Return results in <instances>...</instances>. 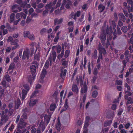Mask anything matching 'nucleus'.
<instances>
[{"mask_svg":"<svg viewBox=\"0 0 133 133\" xmlns=\"http://www.w3.org/2000/svg\"><path fill=\"white\" fill-rule=\"evenodd\" d=\"M106 28V26H104L103 27L102 29V33L100 36V38L101 41V42L103 45L104 46H106V48H108L110 45V43L108 38H107V42L106 43H105V40L106 39V37L107 35H109V29L108 26L106 30H104Z\"/></svg>","mask_w":133,"mask_h":133,"instance_id":"obj_1","label":"nucleus"},{"mask_svg":"<svg viewBox=\"0 0 133 133\" xmlns=\"http://www.w3.org/2000/svg\"><path fill=\"white\" fill-rule=\"evenodd\" d=\"M36 61H34L32 62V65L30 66V69H31L32 75H30L28 77V81L30 83V85L32 84V82L34 79L35 77V73L36 71V69L38 68L39 65V63Z\"/></svg>","mask_w":133,"mask_h":133,"instance_id":"obj_2","label":"nucleus"},{"mask_svg":"<svg viewBox=\"0 0 133 133\" xmlns=\"http://www.w3.org/2000/svg\"><path fill=\"white\" fill-rule=\"evenodd\" d=\"M23 86L24 89L22 90V92L19 93L20 97L22 98V100H24L27 94L29 89V87L27 84H24Z\"/></svg>","mask_w":133,"mask_h":133,"instance_id":"obj_3","label":"nucleus"},{"mask_svg":"<svg viewBox=\"0 0 133 133\" xmlns=\"http://www.w3.org/2000/svg\"><path fill=\"white\" fill-rule=\"evenodd\" d=\"M16 17L18 19L14 21V25H16L17 24L21 19L23 18L24 19H25L26 17V15L24 14L22 12L17 13L16 15Z\"/></svg>","mask_w":133,"mask_h":133,"instance_id":"obj_4","label":"nucleus"},{"mask_svg":"<svg viewBox=\"0 0 133 133\" xmlns=\"http://www.w3.org/2000/svg\"><path fill=\"white\" fill-rule=\"evenodd\" d=\"M46 126V125H45L43 121L42 120L38 126L37 133H41V130L42 132H43L45 129Z\"/></svg>","mask_w":133,"mask_h":133,"instance_id":"obj_5","label":"nucleus"},{"mask_svg":"<svg viewBox=\"0 0 133 133\" xmlns=\"http://www.w3.org/2000/svg\"><path fill=\"white\" fill-rule=\"evenodd\" d=\"M131 12H133V4L131 5L130 6L128 5L127 10L126 9H124L123 10V12L127 17H128L129 16L128 12L130 13Z\"/></svg>","mask_w":133,"mask_h":133,"instance_id":"obj_6","label":"nucleus"},{"mask_svg":"<svg viewBox=\"0 0 133 133\" xmlns=\"http://www.w3.org/2000/svg\"><path fill=\"white\" fill-rule=\"evenodd\" d=\"M27 123L25 122L23 118H20L19 123L18 125L17 128L18 129H21L25 127Z\"/></svg>","mask_w":133,"mask_h":133,"instance_id":"obj_7","label":"nucleus"},{"mask_svg":"<svg viewBox=\"0 0 133 133\" xmlns=\"http://www.w3.org/2000/svg\"><path fill=\"white\" fill-rule=\"evenodd\" d=\"M108 27L109 28L108 25ZM116 25L115 22V21H113L112 22L111 24L109 27V36H111L112 34V29L115 30L116 27ZM107 26L106 28H107ZM108 29H109L108 28Z\"/></svg>","mask_w":133,"mask_h":133,"instance_id":"obj_8","label":"nucleus"},{"mask_svg":"<svg viewBox=\"0 0 133 133\" xmlns=\"http://www.w3.org/2000/svg\"><path fill=\"white\" fill-rule=\"evenodd\" d=\"M52 6V2H50L49 3L46 4L45 6V8L46 9L49 10L50 12L51 13L53 12L55 9V8Z\"/></svg>","mask_w":133,"mask_h":133,"instance_id":"obj_9","label":"nucleus"},{"mask_svg":"<svg viewBox=\"0 0 133 133\" xmlns=\"http://www.w3.org/2000/svg\"><path fill=\"white\" fill-rule=\"evenodd\" d=\"M18 39H15L14 40L13 42H12V43H11V45H14V46L11 47L12 50L16 49L19 47V45L18 43Z\"/></svg>","mask_w":133,"mask_h":133,"instance_id":"obj_10","label":"nucleus"},{"mask_svg":"<svg viewBox=\"0 0 133 133\" xmlns=\"http://www.w3.org/2000/svg\"><path fill=\"white\" fill-rule=\"evenodd\" d=\"M30 54V50L28 49H26L24 51L22 59L24 60L25 59L26 57L27 59L29 58V56Z\"/></svg>","mask_w":133,"mask_h":133,"instance_id":"obj_11","label":"nucleus"},{"mask_svg":"<svg viewBox=\"0 0 133 133\" xmlns=\"http://www.w3.org/2000/svg\"><path fill=\"white\" fill-rule=\"evenodd\" d=\"M52 54L50 55L49 58V60L50 62L51 65L52 62V58L54 61H55L56 57V53L55 51H52Z\"/></svg>","mask_w":133,"mask_h":133,"instance_id":"obj_12","label":"nucleus"},{"mask_svg":"<svg viewBox=\"0 0 133 133\" xmlns=\"http://www.w3.org/2000/svg\"><path fill=\"white\" fill-rule=\"evenodd\" d=\"M76 80L77 84L78 85L80 83V85L82 87L83 85L84 78H82V76H80L78 77V76L76 77Z\"/></svg>","mask_w":133,"mask_h":133,"instance_id":"obj_13","label":"nucleus"},{"mask_svg":"<svg viewBox=\"0 0 133 133\" xmlns=\"http://www.w3.org/2000/svg\"><path fill=\"white\" fill-rule=\"evenodd\" d=\"M98 51L99 53V54H103V55L105 54L107 52L105 48L102 46L99 43L98 45Z\"/></svg>","mask_w":133,"mask_h":133,"instance_id":"obj_14","label":"nucleus"},{"mask_svg":"<svg viewBox=\"0 0 133 133\" xmlns=\"http://www.w3.org/2000/svg\"><path fill=\"white\" fill-rule=\"evenodd\" d=\"M114 116V112L112 111H108L106 116L107 118L108 119H111L112 120Z\"/></svg>","mask_w":133,"mask_h":133,"instance_id":"obj_15","label":"nucleus"},{"mask_svg":"<svg viewBox=\"0 0 133 133\" xmlns=\"http://www.w3.org/2000/svg\"><path fill=\"white\" fill-rule=\"evenodd\" d=\"M87 91V87L86 83L84 82L83 84V86L81 89V92L82 94L86 93Z\"/></svg>","mask_w":133,"mask_h":133,"instance_id":"obj_16","label":"nucleus"},{"mask_svg":"<svg viewBox=\"0 0 133 133\" xmlns=\"http://www.w3.org/2000/svg\"><path fill=\"white\" fill-rule=\"evenodd\" d=\"M125 99L127 100V104H131L133 103V99L130 97L128 96L127 95H125L124 96Z\"/></svg>","mask_w":133,"mask_h":133,"instance_id":"obj_17","label":"nucleus"},{"mask_svg":"<svg viewBox=\"0 0 133 133\" xmlns=\"http://www.w3.org/2000/svg\"><path fill=\"white\" fill-rule=\"evenodd\" d=\"M51 115V114H49L48 115H45L44 117V120L45 122H46L48 124L50 119V118Z\"/></svg>","mask_w":133,"mask_h":133,"instance_id":"obj_18","label":"nucleus"},{"mask_svg":"<svg viewBox=\"0 0 133 133\" xmlns=\"http://www.w3.org/2000/svg\"><path fill=\"white\" fill-rule=\"evenodd\" d=\"M21 104V101L19 98H18L17 101L15 102V110H16L18 108Z\"/></svg>","mask_w":133,"mask_h":133,"instance_id":"obj_19","label":"nucleus"},{"mask_svg":"<svg viewBox=\"0 0 133 133\" xmlns=\"http://www.w3.org/2000/svg\"><path fill=\"white\" fill-rule=\"evenodd\" d=\"M105 8V6L103 5L102 3L100 4L98 7V9L99 10V12L101 13L103 12Z\"/></svg>","mask_w":133,"mask_h":133,"instance_id":"obj_20","label":"nucleus"},{"mask_svg":"<svg viewBox=\"0 0 133 133\" xmlns=\"http://www.w3.org/2000/svg\"><path fill=\"white\" fill-rule=\"evenodd\" d=\"M9 119L8 116L6 115H5L2 116L1 122L0 123V125L2 124V121H4L5 122L7 121Z\"/></svg>","mask_w":133,"mask_h":133,"instance_id":"obj_21","label":"nucleus"},{"mask_svg":"<svg viewBox=\"0 0 133 133\" xmlns=\"http://www.w3.org/2000/svg\"><path fill=\"white\" fill-rule=\"evenodd\" d=\"M72 90L73 91L76 93L79 90L77 85L74 84L72 85Z\"/></svg>","mask_w":133,"mask_h":133,"instance_id":"obj_22","label":"nucleus"},{"mask_svg":"<svg viewBox=\"0 0 133 133\" xmlns=\"http://www.w3.org/2000/svg\"><path fill=\"white\" fill-rule=\"evenodd\" d=\"M120 19L123 22H124L126 20L125 16L122 13H120L118 14Z\"/></svg>","mask_w":133,"mask_h":133,"instance_id":"obj_23","label":"nucleus"},{"mask_svg":"<svg viewBox=\"0 0 133 133\" xmlns=\"http://www.w3.org/2000/svg\"><path fill=\"white\" fill-rule=\"evenodd\" d=\"M63 19L61 18L58 19L57 18H56L54 20V23L55 24H61L63 22Z\"/></svg>","mask_w":133,"mask_h":133,"instance_id":"obj_24","label":"nucleus"},{"mask_svg":"<svg viewBox=\"0 0 133 133\" xmlns=\"http://www.w3.org/2000/svg\"><path fill=\"white\" fill-rule=\"evenodd\" d=\"M65 2V7L67 9L70 8V6L71 4V2L69 0H66Z\"/></svg>","mask_w":133,"mask_h":133,"instance_id":"obj_25","label":"nucleus"},{"mask_svg":"<svg viewBox=\"0 0 133 133\" xmlns=\"http://www.w3.org/2000/svg\"><path fill=\"white\" fill-rule=\"evenodd\" d=\"M112 122V120L109 121H107L104 122V127H106L110 125L111 124Z\"/></svg>","mask_w":133,"mask_h":133,"instance_id":"obj_26","label":"nucleus"},{"mask_svg":"<svg viewBox=\"0 0 133 133\" xmlns=\"http://www.w3.org/2000/svg\"><path fill=\"white\" fill-rule=\"evenodd\" d=\"M37 101V100H34L31 99L30 102L29 106L31 107L33 106L34 105H35Z\"/></svg>","mask_w":133,"mask_h":133,"instance_id":"obj_27","label":"nucleus"},{"mask_svg":"<svg viewBox=\"0 0 133 133\" xmlns=\"http://www.w3.org/2000/svg\"><path fill=\"white\" fill-rule=\"evenodd\" d=\"M15 14L14 13H12L10 17V23L13 22L14 23L15 19Z\"/></svg>","mask_w":133,"mask_h":133,"instance_id":"obj_28","label":"nucleus"},{"mask_svg":"<svg viewBox=\"0 0 133 133\" xmlns=\"http://www.w3.org/2000/svg\"><path fill=\"white\" fill-rule=\"evenodd\" d=\"M61 124L59 120H58V122L56 125V128L58 131H59L61 130Z\"/></svg>","mask_w":133,"mask_h":133,"instance_id":"obj_29","label":"nucleus"},{"mask_svg":"<svg viewBox=\"0 0 133 133\" xmlns=\"http://www.w3.org/2000/svg\"><path fill=\"white\" fill-rule=\"evenodd\" d=\"M39 55L38 54H35L34 55V61H36V62H37L39 63Z\"/></svg>","mask_w":133,"mask_h":133,"instance_id":"obj_30","label":"nucleus"},{"mask_svg":"<svg viewBox=\"0 0 133 133\" xmlns=\"http://www.w3.org/2000/svg\"><path fill=\"white\" fill-rule=\"evenodd\" d=\"M56 108V105L55 104L52 103L50 105V111H53Z\"/></svg>","mask_w":133,"mask_h":133,"instance_id":"obj_31","label":"nucleus"},{"mask_svg":"<svg viewBox=\"0 0 133 133\" xmlns=\"http://www.w3.org/2000/svg\"><path fill=\"white\" fill-rule=\"evenodd\" d=\"M15 66V64L13 63H11L10 64L9 66L8 70L13 69L14 68Z\"/></svg>","mask_w":133,"mask_h":133,"instance_id":"obj_32","label":"nucleus"},{"mask_svg":"<svg viewBox=\"0 0 133 133\" xmlns=\"http://www.w3.org/2000/svg\"><path fill=\"white\" fill-rule=\"evenodd\" d=\"M31 34L29 31H25L24 32V37H29V36Z\"/></svg>","mask_w":133,"mask_h":133,"instance_id":"obj_33","label":"nucleus"},{"mask_svg":"<svg viewBox=\"0 0 133 133\" xmlns=\"http://www.w3.org/2000/svg\"><path fill=\"white\" fill-rule=\"evenodd\" d=\"M98 95V92L97 90L93 91L92 93V97L94 98L96 97Z\"/></svg>","mask_w":133,"mask_h":133,"instance_id":"obj_34","label":"nucleus"},{"mask_svg":"<svg viewBox=\"0 0 133 133\" xmlns=\"http://www.w3.org/2000/svg\"><path fill=\"white\" fill-rule=\"evenodd\" d=\"M4 78L8 82H10L11 81V79L9 75L7 74L4 76Z\"/></svg>","mask_w":133,"mask_h":133,"instance_id":"obj_35","label":"nucleus"},{"mask_svg":"<svg viewBox=\"0 0 133 133\" xmlns=\"http://www.w3.org/2000/svg\"><path fill=\"white\" fill-rule=\"evenodd\" d=\"M121 30L123 32L125 33L127 31L128 28L127 26H124L121 28Z\"/></svg>","mask_w":133,"mask_h":133,"instance_id":"obj_36","label":"nucleus"},{"mask_svg":"<svg viewBox=\"0 0 133 133\" xmlns=\"http://www.w3.org/2000/svg\"><path fill=\"white\" fill-rule=\"evenodd\" d=\"M66 70L64 69L63 71H62L61 74V76L62 77H63L65 76L66 74Z\"/></svg>","mask_w":133,"mask_h":133,"instance_id":"obj_37","label":"nucleus"},{"mask_svg":"<svg viewBox=\"0 0 133 133\" xmlns=\"http://www.w3.org/2000/svg\"><path fill=\"white\" fill-rule=\"evenodd\" d=\"M31 133H37V129L35 128H33L32 127L30 129Z\"/></svg>","mask_w":133,"mask_h":133,"instance_id":"obj_38","label":"nucleus"},{"mask_svg":"<svg viewBox=\"0 0 133 133\" xmlns=\"http://www.w3.org/2000/svg\"><path fill=\"white\" fill-rule=\"evenodd\" d=\"M28 38L31 40L33 41L35 39V37L34 35L33 34H31L29 36Z\"/></svg>","mask_w":133,"mask_h":133,"instance_id":"obj_39","label":"nucleus"},{"mask_svg":"<svg viewBox=\"0 0 133 133\" xmlns=\"http://www.w3.org/2000/svg\"><path fill=\"white\" fill-rule=\"evenodd\" d=\"M38 93V92L37 90L35 91L30 96V98H33L36 96V95Z\"/></svg>","mask_w":133,"mask_h":133,"instance_id":"obj_40","label":"nucleus"},{"mask_svg":"<svg viewBox=\"0 0 133 133\" xmlns=\"http://www.w3.org/2000/svg\"><path fill=\"white\" fill-rule=\"evenodd\" d=\"M60 34L59 32H58L56 35V36L54 39V41L55 42H57L59 38V34Z\"/></svg>","mask_w":133,"mask_h":133,"instance_id":"obj_41","label":"nucleus"},{"mask_svg":"<svg viewBox=\"0 0 133 133\" xmlns=\"http://www.w3.org/2000/svg\"><path fill=\"white\" fill-rule=\"evenodd\" d=\"M102 55L101 54H99V56L98 58V59L97 61V63H98L100 61V60L101 59H102Z\"/></svg>","mask_w":133,"mask_h":133,"instance_id":"obj_42","label":"nucleus"},{"mask_svg":"<svg viewBox=\"0 0 133 133\" xmlns=\"http://www.w3.org/2000/svg\"><path fill=\"white\" fill-rule=\"evenodd\" d=\"M50 63L49 60H46L44 66L46 68H48L49 66Z\"/></svg>","mask_w":133,"mask_h":133,"instance_id":"obj_43","label":"nucleus"},{"mask_svg":"<svg viewBox=\"0 0 133 133\" xmlns=\"http://www.w3.org/2000/svg\"><path fill=\"white\" fill-rule=\"evenodd\" d=\"M65 1L66 0H64L63 1L62 5L61 6L60 8V10H62L64 9V5L65 4Z\"/></svg>","mask_w":133,"mask_h":133,"instance_id":"obj_44","label":"nucleus"},{"mask_svg":"<svg viewBox=\"0 0 133 133\" xmlns=\"http://www.w3.org/2000/svg\"><path fill=\"white\" fill-rule=\"evenodd\" d=\"M47 30L45 28H43L40 31V33L41 34H43L44 33L46 32Z\"/></svg>","mask_w":133,"mask_h":133,"instance_id":"obj_45","label":"nucleus"},{"mask_svg":"<svg viewBox=\"0 0 133 133\" xmlns=\"http://www.w3.org/2000/svg\"><path fill=\"white\" fill-rule=\"evenodd\" d=\"M123 111V110L122 109H119L118 111V113L117 115L118 116H120L121 115V114Z\"/></svg>","mask_w":133,"mask_h":133,"instance_id":"obj_46","label":"nucleus"},{"mask_svg":"<svg viewBox=\"0 0 133 133\" xmlns=\"http://www.w3.org/2000/svg\"><path fill=\"white\" fill-rule=\"evenodd\" d=\"M91 63L90 62H89L88 63V70L89 73V74H90L91 73V70L90 68Z\"/></svg>","mask_w":133,"mask_h":133,"instance_id":"obj_47","label":"nucleus"},{"mask_svg":"<svg viewBox=\"0 0 133 133\" xmlns=\"http://www.w3.org/2000/svg\"><path fill=\"white\" fill-rule=\"evenodd\" d=\"M122 82L121 80H117L116 81V83L117 85H122Z\"/></svg>","mask_w":133,"mask_h":133,"instance_id":"obj_48","label":"nucleus"},{"mask_svg":"<svg viewBox=\"0 0 133 133\" xmlns=\"http://www.w3.org/2000/svg\"><path fill=\"white\" fill-rule=\"evenodd\" d=\"M69 50H66L65 51V53L64 55L65 57V58L67 57L69 55Z\"/></svg>","mask_w":133,"mask_h":133,"instance_id":"obj_49","label":"nucleus"},{"mask_svg":"<svg viewBox=\"0 0 133 133\" xmlns=\"http://www.w3.org/2000/svg\"><path fill=\"white\" fill-rule=\"evenodd\" d=\"M14 9L13 10L12 12H15V13H16L20 11H21L22 10V9L21 8H18V9Z\"/></svg>","mask_w":133,"mask_h":133,"instance_id":"obj_50","label":"nucleus"},{"mask_svg":"<svg viewBox=\"0 0 133 133\" xmlns=\"http://www.w3.org/2000/svg\"><path fill=\"white\" fill-rule=\"evenodd\" d=\"M18 5L17 4H15L13 5L12 7V9L14 10L16 9H18V8H20Z\"/></svg>","mask_w":133,"mask_h":133,"instance_id":"obj_51","label":"nucleus"},{"mask_svg":"<svg viewBox=\"0 0 133 133\" xmlns=\"http://www.w3.org/2000/svg\"><path fill=\"white\" fill-rule=\"evenodd\" d=\"M113 35L114 37L113 38V39L114 40L117 37V31L116 29L115 30V31L113 32Z\"/></svg>","mask_w":133,"mask_h":133,"instance_id":"obj_52","label":"nucleus"},{"mask_svg":"<svg viewBox=\"0 0 133 133\" xmlns=\"http://www.w3.org/2000/svg\"><path fill=\"white\" fill-rule=\"evenodd\" d=\"M68 62L66 61H63L62 63V65L65 67H66L67 66Z\"/></svg>","mask_w":133,"mask_h":133,"instance_id":"obj_53","label":"nucleus"},{"mask_svg":"<svg viewBox=\"0 0 133 133\" xmlns=\"http://www.w3.org/2000/svg\"><path fill=\"white\" fill-rule=\"evenodd\" d=\"M97 69L96 68H95L94 70L93 74L95 75L96 76L97 74Z\"/></svg>","mask_w":133,"mask_h":133,"instance_id":"obj_54","label":"nucleus"},{"mask_svg":"<svg viewBox=\"0 0 133 133\" xmlns=\"http://www.w3.org/2000/svg\"><path fill=\"white\" fill-rule=\"evenodd\" d=\"M44 5L42 3H40L37 5L38 8L41 9L43 8L44 6Z\"/></svg>","mask_w":133,"mask_h":133,"instance_id":"obj_55","label":"nucleus"},{"mask_svg":"<svg viewBox=\"0 0 133 133\" xmlns=\"http://www.w3.org/2000/svg\"><path fill=\"white\" fill-rule=\"evenodd\" d=\"M57 50V52L58 53H59L61 51V46H58L57 47V48L56 49Z\"/></svg>","mask_w":133,"mask_h":133,"instance_id":"obj_56","label":"nucleus"},{"mask_svg":"<svg viewBox=\"0 0 133 133\" xmlns=\"http://www.w3.org/2000/svg\"><path fill=\"white\" fill-rule=\"evenodd\" d=\"M90 119V118L88 116H87L86 117V119L85 122L89 123V120Z\"/></svg>","mask_w":133,"mask_h":133,"instance_id":"obj_57","label":"nucleus"},{"mask_svg":"<svg viewBox=\"0 0 133 133\" xmlns=\"http://www.w3.org/2000/svg\"><path fill=\"white\" fill-rule=\"evenodd\" d=\"M49 10H47L46 9L43 12V16H45L48 13Z\"/></svg>","mask_w":133,"mask_h":133,"instance_id":"obj_58","label":"nucleus"},{"mask_svg":"<svg viewBox=\"0 0 133 133\" xmlns=\"http://www.w3.org/2000/svg\"><path fill=\"white\" fill-rule=\"evenodd\" d=\"M13 41H14V40H13L12 37L11 36H10L8 37V42H10L12 43V42H13Z\"/></svg>","mask_w":133,"mask_h":133,"instance_id":"obj_59","label":"nucleus"},{"mask_svg":"<svg viewBox=\"0 0 133 133\" xmlns=\"http://www.w3.org/2000/svg\"><path fill=\"white\" fill-rule=\"evenodd\" d=\"M34 11L32 8H31L29 9V15H30L34 12Z\"/></svg>","mask_w":133,"mask_h":133,"instance_id":"obj_60","label":"nucleus"},{"mask_svg":"<svg viewBox=\"0 0 133 133\" xmlns=\"http://www.w3.org/2000/svg\"><path fill=\"white\" fill-rule=\"evenodd\" d=\"M125 94H126V95H127L128 96H131L132 94L131 92L128 91H125Z\"/></svg>","mask_w":133,"mask_h":133,"instance_id":"obj_61","label":"nucleus"},{"mask_svg":"<svg viewBox=\"0 0 133 133\" xmlns=\"http://www.w3.org/2000/svg\"><path fill=\"white\" fill-rule=\"evenodd\" d=\"M117 107L116 105L115 104H114L112 105L111 106V109L113 110H115Z\"/></svg>","mask_w":133,"mask_h":133,"instance_id":"obj_62","label":"nucleus"},{"mask_svg":"<svg viewBox=\"0 0 133 133\" xmlns=\"http://www.w3.org/2000/svg\"><path fill=\"white\" fill-rule=\"evenodd\" d=\"M81 12L80 11H77L75 14V16L79 17L80 15Z\"/></svg>","mask_w":133,"mask_h":133,"instance_id":"obj_63","label":"nucleus"},{"mask_svg":"<svg viewBox=\"0 0 133 133\" xmlns=\"http://www.w3.org/2000/svg\"><path fill=\"white\" fill-rule=\"evenodd\" d=\"M14 112L13 109H9V114L10 116H11Z\"/></svg>","mask_w":133,"mask_h":133,"instance_id":"obj_64","label":"nucleus"}]
</instances>
